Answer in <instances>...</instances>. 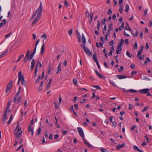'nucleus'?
Wrapping results in <instances>:
<instances>
[{"label": "nucleus", "instance_id": "nucleus-21", "mask_svg": "<svg viewBox=\"0 0 152 152\" xmlns=\"http://www.w3.org/2000/svg\"><path fill=\"white\" fill-rule=\"evenodd\" d=\"M93 59L94 61L96 63L98 62L95 54L93 56Z\"/></svg>", "mask_w": 152, "mask_h": 152}, {"label": "nucleus", "instance_id": "nucleus-23", "mask_svg": "<svg viewBox=\"0 0 152 152\" xmlns=\"http://www.w3.org/2000/svg\"><path fill=\"white\" fill-rule=\"evenodd\" d=\"M149 89L148 88H145L143 89V94H146L148 93Z\"/></svg>", "mask_w": 152, "mask_h": 152}, {"label": "nucleus", "instance_id": "nucleus-59", "mask_svg": "<svg viewBox=\"0 0 152 152\" xmlns=\"http://www.w3.org/2000/svg\"><path fill=\"white\" fill-rule=\"evenodd\" d=\"M135 151H137L138 148H137V147L135 145H134L133 147Z\"/></svg>", "mask_w": 152, "mask_h": 152}, {"label": "nucleus", "instance_id": "nucleus-30", "mask_svg": "<svg viewBox=\"0 0 152 152\" xmlns=\"http://www.w3.org/2000/svg\"><path fill=\"white\" fill-rule=\"evenodd\" d=\"M41 131V128L39 127L37 131V135H38L40 134V132Z\"/></svg>", "mask_w": 152, "mask_h": 152}, {"label": "nucleus", "instance_id": "nucleus-9", "mask_svg": "<svg viewBox=\"0 0 152 152\" xmlns=\"http://www.w3.org/2000/svg\"><path fill=\"white\" fill-rule=\"evenodd\" d=\"M124 92L128 93L129 92H132V93H137V91L136 90H133L132 89H130L129 90H124Z\"/></svg>", "mask_w": 152, "mask_h": 152}, {"label": "nucleus", "instance_id": "nucleus-61", "mask_svg": "<svg viewBox=\"0 0 152 152\" xmlns=\"http://www.w3.org/2000/svg\"><path fill=\"white\" fill-rule=\"evenodd\" d=\"M125 43L126 45H128L129 44V39H126L125 40Z\"/></svg>", "mask_w": 152, "mask_h": 152}, {"label": "nucleus", "instance_id": "nucleus-3", "mask_svg": "<svg viewBox=\"0 0 152 152\" xmlns=\"http://www.w3.org/2000/svg\"><path fill=\"white\" fill-rule=\"evenodd\" d=\"M11 102V100H10L8 101L7 104V107H6L5 110H4V113L3 115V118L2 120V121L4 123L5 122L6 120V118L7 117V113L8 110L10 106V102Z\"/></svg>", "mask_w": 152, "mask_h": 152}, {"label": "nucleus", "instance_id": "nucleus-46", "mask_svg": "<svg viewBox=\"0 0 152 152\" xmlns=\"http://www.w3.org/2000/svg\"><path fill=\"white\" fill-rule=\"evenodd\" d=\"M134 48V49L135 50L136 49H137V42H136L135 43V44H134V47H133Z\"/></svg>", "mask_w": 152, "mask_h": 152}, {"label": "nucleus", "instance_id": "nucleus-38", "mask_svg": "<svg viewBox=\"0 0 152 152\" xmlns=\"http://www.w3.org/2000/svg\"><path fill=\"white\" fill-rule=\"evenodd\" d=\"M41 37L42 38H44L45 39H46L47 38V35L45 34H43L41 36Z\"/></svg>", "mask_w": 152, "mask_h": 152}, {"label": "nucleus", "instance_id": "nucleus-41", "mask_svg": "<svg viewBox=\"0 0 152 152\" xmlns=\"http://www.w3.org/2000/svg\"><path fill=\"white\" fill-rule=\"evenodd\" d=\"M50 64H51V63H50L49 64V70H48V74H50V71H51V67H50Z\"/></svg>", "mask_w": 152, "mask_h": 152}, {"label": "nucleus", "instance_id": "nucleus-22", "mask_svg": "<svg viewBox=\"0 0 152 152\" xmlns=\"http://www.w3.org/2000/svg\"><path fill=\"white\" fill-rule=\"evenodd\" d=\"M97 75L100 78L102 79H105V77L104 76H103V75H101L99 73Z\"/></svg>", "mask_w": 152, "mask_h": 152}, {"label": "nucleus", "instance_id": "nucleus-25", "mask_svg": "<svg viewBox=\"0 0 152 152\" xmlns=\"http://www.w3.org/2000/svg\"><path fill=\"white\" fill-rule=\"evenodd\" d=\"M44 45L43 44L42 46L41 49V52L40 53L41 54H42L43 52H44Z\"/></svg>", "mask_w": 152, "mask_h": 152}, {"label": "nucleus", "instance_id": "nucleus-45", "mask_svg": "<svg viewBox=\"0 0 152 152\" xmlns=\"http://www.w3.org/2000/svg\"><path fill=\"white\" fill-rule=\"evenodd\" d=\"M63 65L64 66H66L67 65V61L66 60H65L63 62Z\"/></svg>", "mask_w": 152, "mask_h": 152}, {"label": "nucleus", "instance_id": "nucleus-32", "mask_svg": "<svg viewBox=\"0 0 152 152\" xmlns=\"http://www.w3.org/2000/svg\"><path fill=\"white\" fill-rule=\"evenodd\" d=\"M100 151L102 152H110L109 151H108L106 149L104 148H101L100 149Z\"/></svg>", "mask_w": 152, "mask_h": 152}, {"label": "nucleus", "instance_id": "nucleus-6", "mask_svg": "<svg viewBox=\"0 0 152 152\" xmlns=\"http://www.w3.org/2000/svg\"><path fill=\"white\" fill-rule=\"evenodd\" d=\"M142 50V45H141L140 46V50H138L137 55V57L139 59L141 60L142 59V57L141 56Z\"/></svg>", "mask_w": 152, "mask_h": 152}, {"label": "nucleus", "instance_id": "nucleus-11", "mask_svg": "<svg viewBox=\"0 0 152 152\" xmlns=\"http://www.w3.org/2000/svg\"><path fill=\"white\" fill-rule=\"evenodd\" d=\"M82 43L83 45H84L86 43V40L85 39V37L83 34H82Z\"/></svg>", "mask_w": 152, "mask_h": 152}, {"label": "nucleus", "instance_id": "nucleus-36", "mask_svg": "<svg viewBox=\"0 0 152 152\" xmlns=\"http://www.w3.org/2000/svg\"><path fill=\"white\" fill-rule=\"evenodd\" d=\"M100 25V23L99 21L98 20L97 23V28L98 30H99Z\"/></svg>", "mask_w": 152, "mask_h": 152}, {"label": "nucleus", "instance_id": "nucleus-50", "mask_svg": "<svg viewBox=\"0 0 152 152\" xmlns=\"http://www.w3.org/2000/svg\"><path fill=\"white\" fill-rule=\"evenodd\" d=\"M149 108V107L148 106H146L143 109V112H145Z\"/></svg>", "mask_w": 152, "mask_h": 152}, {"label": "nucleus", "instance_id": "nucleus-60", "mask_svg": "<svg viewBox=\"0 0 152 152\" xmlns=\"http://www.w3.org/2000/svg\"><path fill=\"white\" fill-rule=\"evenodd\" d=\"M126 54L130 58H131V57L130 55V54L128 51H126Z\"/></svg>", "mask_w": 152, "mask_h": 152}, {"label": "nucleus", "instance_id": "nucleus-10", "mask_svg": "<svg viewBox=\"0 0 152 152\" xmlns=\"http://www.w3.org/2000/svg\"><path fill=\"white\" fill-rule=\"evenodd\" d=\"M22 74V72L20 71L18 73V80L17 82V84L18 85H19L20 84V81L21 80V75Z\"/></svg>", "mask_w": 152, "mask_h": 152}, {"label": "nucleus", "instance_id": "nucleus-55", "mask_svg": "<svg viewBox=\"0 0 152 152\" xmlns=\"http://www.w3.org/2000/svg\"><path fill=\"white\" fill-rule=\"evenodd\" d=\"M113 51L112 50H110V52L108 53V55L110 56L112 55Z\"/></svg>", "mask_w": 152, "mask_h": 152}, {"label": "nucleus", "instance_id": "nucleus-24", "mask_svg": "<svg viewBox=\"0 0 152 152\" xmlns=\"http://www.w3.org/2000/svg\"><path fill=\"white\" fill-rule=\"evenodd\" d=\"M150 62V60L149 58L147 57L146 58V61H145L144 62V63L145 65H146L147 63H149Z\"/></svg>", "mask_w": 152, "mask_h": 152}, {"label": "nucleus", "instance_id": "nucleus-27", "mask_svg": "<svg viewBox=\"0 0 152 152\" xmlns=\"http://www.w3.org/2000/svg\"><path fill=\"white\" fill-rule=\"evenodd\" d=\"M119 10L121 13H122V12L123 10V7L122 5H121L120 6Z\"/></svg>", "mask_w": 152, "mask_h": 152}, {"label": "nucleus", "instance_id": "nucleus-56", "mask_svg": "<svg viewBox=\"0 0 152 152\" xmlns=\"http://www.w3.org/2000/svg\"><path fill=\"white\" fill-rule=\"evenodd\" d=\"M76 34L78 37H80V35L79 32L77 31H76Z\"/></svg>", "mask_w": 152, "mask_h": 152}, {"label": "nucleus", "instance_id": "nucleus-28", "mask_svg": "<svg viewBox=\"0 0 152 152\" xmlns=\"http://www.w3.org/2000/svg\"><path fill=\"white\" fill-rule=\"evenodd\" d=\"M129 10V6L128 4H126L125 6V11L126 12H128Z\"/></svg>", "mask_w": 152, "mask_h": 152}, {"label": "nucleus", "instance_id": "nucleus-51", "mask_svg": "<svg viewBox=\"0 0 152 152\" xmlns=\"http://www.w3.org/2000/svg\"><path fill=\"white\" fill-rule=\"evenodd\" d=\"M72 29L71 30H69L68 31V34L70 36L72 34Z\"/></svg>", "mask_w": 152, "mask_h": 152}, {"label": "nucleus", "instance_id": "nucleus-18", "mask_svg": "<svg viewBox=\"0 0 152 152\" xmlns=\"http://www.w3.org/2000/svg\"><path fill=\"white\" fill-rule=\"evenodd\" d=\"M13 85L12 81L11 80L9 83L7 85V86H8L9 88H11Z\"/></svg>", "mask_w": 152, "mask_h": 152}, {"label": "nucleus", "instance_id": "nucleus-44", "mask_svg": "<svg viewBox=\"0 0 152 152\" xmlns=\"http://www.w3.org/2000/svg\"><path fill=\"white\" fill-rule=\"evenodd\" d=\"M35 62V61L34 59H32L31 61V65L33 66H34V64Z\"/></svg>", "mask_w": 152, "mask_h": 152}, {"label": "nucleus", "instance_id": "nucleus-63", "mask_svg": "<svg viewBox=\"0 0 152 152\" xmlns=\"http://www.w3.org/2000/svg\"><path fill=\"white\" fill-rule=\"evenodd\" d=\"M59 137V135L58 134H55L54 136V138L55 139H57Z\"/></svg>", "mask_w": 152, "mask_h": 152}, {"label": "nucleus", "instance_id": "nucleus-26", "mask_svg": "<svg viewBox=\"0 0 152 152\" xmlns=\"http://www.w3.org/2000/svg\"><path fill=\"white\" fill-rule=\"evenodd\" d=\"M8 52V50L7 49L5 50V52L1 54L0 55V58L4 56Z\"/></svg>", "mask_w": 152, "mask_h": 152}, {"label": "nucleus", "instance_id": "nucleus-33", "mask_svg": "<svg viewBox=\"0 0 152 152\" xmlns=\"http://www.w3.org/2000/svg\"><path fill=\"white\" fill-rule=\"evenodd\" d=\"M110 84L112 85V86H113L114 87H116V85L115 84V83L114 82H113L112 81H111V80H110Z\"/></svg>", "mask_w": 152, "mask_h": 152}, {"label": "nucleus", "instance_id": "nucleus-17", "mask_svg": "<svg viewBox=\"0 0 152 152\" xmlns=\"http://www.w3.org/2000/svg\"><path fill=\"white\" fill-rule=\"evenodd\" d=\"M85 144L87 145V146L90 148L92 149L93 148V146L90 144V143L87 142H85Z\"/></svg>", "mask_w": 152, "mask_h": 152}, {"label": "nucleus", "instance_id": "nucleus-35", "mask_svg": "<svg viewBox=\"0 0 152 152\" xmlns=\"http://www.w3.org/2000/svg\"><path fill=\"white\" fill-rule=\"evenodd\" d=\"M29 57L25 56V58L23 59V62L25 63H26L28 59H29Z\"/></svg>", "mask_w": 152, "mask_h": 152}, {"label": "nucleus", "instance_id": "nucleus-62", "mask_svg": "<svg viewBox=\"0 0 152 152\" xmlns=\"http://www.w3.org/2000/svg\"><path fill=\"white\" fill-rule=\"evenodd\" d=\"M136 126L135 125H133L131 128L132 131H133L136 128Z\"/></svg>", "mask_w": 152, "mask_h": 152}, {"label": "nucleus", "instance_id": "nucleus-15", "mask_svg": "<svg viewBox=\"0 0 152 152\" xmlns=\"http://www.w3.org/2000/svg\"><path fill=\"white\" fill-rule=\"evenodd\" d=\"M52 82V79L50 78L49 80V82L47 85L46 87V88L47 89H48L51 86V82Z\"/></svg>", "mask_w": 152, "mask_h": 152}, {"label": "nucleus", "instance_id": "nucleus-14", "mask_svg": "<svg viewBox=\"0 0 152 152\" xmlns=\"http://www.w3.org/2000/svg\"><path fill=\"white\" fill-rule=\"evenodd\" d=\"M125 145L124 143H122L121 145H118L116 147V149L117 150H119L121 148L123 147Z\"/></svg>", "mask_w": 152, "mask_h": 152}, {"label": "nucleus", "instance_id": "nucleus-2", "mask_svg": "<svg viewBox=\"0 0 152 152\" xmlns=\"http://www.w3.org/2000/svg\"><path fill=\"white\" fill-rule=\"evenodd\" d=\"M43 11V7L42 6V2H40V5L39 7L37 9L35 12L33 14L31 17V20L33 19L36 15L37 13H40V12H41V14H42V12Z\"/></svg>", "mask_w": 152, "mask_h": 152}, {"label": "nucleus", "instance_id": "nucleus-40", "mask_svg": "<svg viewBox=\"0 0 152 152\" xmlns=\"http://www.w3.org/2000/svg\"><path fill=\"white\" fill-rule=\"evenodd\" d=\"M112 13V11H111V10L110 8L109 9L108 11L107 12V13L108 15H111V14Z\"/></svg>", "mask_w": 152, "mask_h": 152}, {"label": "nucleus", "instance_id": "nucleus-48", "mask_svg": "<svg viewBox=\"0 0 152 152\" xmlns=\"http://www.w3.org/2000/svg\"><path fill=\"white\" fill-rule=\"evenodd\" d=\"M93 87L96 88V89H100L101 88L99 86L96 85L93 86Z\"/></svg>", "mask_w": 152, "mask_h": 152}, {"label": "nucleus", "instance_id": "nucleus-20", "mask_svg": "<svg viewBox=\"0 0 152 152\" xmlns=\"http://www.w3.org/2000/svg\"><path fill=\"white\" fill-rule=\"evenodd\" d=\"M113 26V24H112V23H111L109 25L108 28V30L109 31H112L113 30V27H112Z\"/></svg>", "mask_w": 152, "mask_h": 152}, {"label": "nucleus", "instance_id": "nucleus-52", "mask_svg": "<svg viewBox=\"0 0 152 152\" xmlns=\"http://www.w3.org/2000/svg\"><path fill=\"white\" fill-rule=\"evenodd\" d=\"M144 140L146 141L148 143L149 142H148L149 139H148V138L146 136L144 137Z\"/></svg>", "mask_w": 152, "mask_h": 152}, {"label": "nucleus", "instance_id": "nucleus-31", "mask_svg": "<svg viewBox=\"0 0 152 152\" xmlns=\"http://www.w3.org/2000/svg\"><path fill=\"white\" fill-rule=\"evenodd\" d=\"M40 79H41L40 76L39 75L37 77V79L36 80L35 83H38L39 82Z\"/></svg>", "mask_w": 152, "mask_h": 152}, {"label": "nucleus", "instance_id": "nucleus-39", "mask_svg": "<svg viewBox=\"0 0 152 152\" xmlns=\"http://www.w3.org/2000/svg\"><path fill=\"white\" fill-rule=\"evenodd\" d=\"M21 99V96H20L18 98V100L16 102V103L17 104L19 103L20 102Z\"/></svg>", "mask_w": 152, "mask_h": 152}, {"label": "nucleus", "instance_id": "nucleus-49", "mask_svg": "<svg viewBox=\"0 0 152 152\" xmlns=\"http://www.w3.org/2000/svg\"><path fill=\"white\" fill-rule=\"evenodd\" d=\"M11 89V88H9L8 86H7L6 89V93H7L9 91V90Z\"/></svg>", "mask_w": 152, "mask_h": 152}, {"label": "nucleus", "instance_id": "nucleus-58", "mask_svg": "<svg viewBox=\"0 0 152 152\" xmlns=\"http://www.w3.org/2000/svg\"><path fill=\"white\" fill-rule=\"evenodd\" d=\"M23 146V145H20V146H19L16 150L17 151L19 150Z\"/></svg>", "mask_w": 152, "mask_h": 152}, {"label": "nucleus", "instance_id": "nucleus-34", "mask_svg": "<svg viewBox=\"0 0 152 152\" xmlns=\"http://www.w3.org/2000/svg\"><path fill=\"white\" fill-rule=\"evenodd\" d=\"M125 28V29L126 30H129V31H131V29L130 28L129 26H125V28Z\"/></svg>", "mask_w": 152, "mask_h": 152}, {"label": "nucleus", "instance_id": "nucleus-43", "mask_svg": "<svg viewBox=\"0 0 152 152\" xmlns=\"http://www.w3.org/2000/svg\"><path fill=\"white\" fill-rule=\"evenodd\" d=\"M113 43H114V42H113V40H112L109 42V44L110 46H113Z\"/></svg>", "mask_w": 152, "mask_h": 152}, {"label": "nucleus", "instance_id": "nucleus-29", "mask_svg": "<svg viewBox=\"0 0 152 152\" xmlns=\"http://www.w3.org/2000/svg\"><path fill=\"white\" fill-rule=\"evenodd\" d=\"M124 22H122L119 28V30L121 31L123 28H124Z\"/></svg>", "mask_w": 152, "mask_h": 152}, {"label": "nucleus", "instance_id": "nucleus-57", "mask_svg": "<svg viewBox=\"0 0 152 152\" xmlns=\"http://www.w3.org/2000/svg\"><path fill=\"white\" fill-rule=\"evenodd\" d=\"M121 50L117 49L116 50V53L117 54H119L121 53Z\"/></svg>", "mask_w": 152, "mask_h": 152}, {"label": "nucleus", "instance_id": "nucleus-47", "mask_svg": "<svg viewBox=\"0 0 152 152\" xmlns=\"http://www.w3.org/2000/svg\"><path fill=\"white\" fill-rule=\"evenodd\" d=\"M106 21V19L105 18L103 19L101 21V23L103 24H104Z\"/></svg>", "mask_w": 152, "mask_h": 152}, {"label": "nucleus", "instance_id": "nucleus-8", "mask_svg": "<svg viewBox=\"0 0 152 152\" xmlns=\"http://www.w3.org/2000/svg\"><path fill=\"white\" fill-rule=\"evenodd\" d=\"M21 80L20 82L21 83L22 85L24 86H26V81L24 80V76L23 75H22V74H21Z\"/></svg>", "mask_w": 152, "mask_h": 152}, {"label": "nucleus", "instance_id": "nucleus-12", "mask_svg": "<svg viewBox=\"0 0 152 152\" xmlns=\"http://www.w3.org/2000/svg\"><path fill=\"white\" fill-rule=\"evenodd\" d=\"M36 51L33 50V52L31 53L29 56V61L31 60L32 59L36 53Z\"/></svg>", "mask_w": 152, "mask_h": 152}, {"label": "nucleus", "instance_id": "nucleus-1", "mask_svg": "<svg viewBox=\"0 0 152 152\" xmlns=\"http://www.w3.org/2000/svg\"><path fill=\"white\" fill-rule=\"evenodd\" d=\"M21 127L19 125V123H18L14 131V134L16 135V137L19 138L20 137L22 133V131H21Z\"/></svg>", "mask_w": 152, "mask_h": 152}, {"label": "nucleus", "instance_id": "nucleus-16", "mask_svg": "<svg viewBox=\"0 0 152 152\" xmlns=\"http://www.w3.org/2000/svg\"><path fill=\"white\" fill-rule=\"evenodd\" d=\"M19 94L20 93H18V92L16 93L15 96L14 97V100H13L14 103L15 102L17 99L18 98Z\"/></svg>", "mask_w": 152, "mask_h": 152}, {"label": "nucleus", "instance_id": "nucleus-42", "mask_svg": "<svg viewBox=\"0 0 152 152\" xmlns=\"http://www.w3.org/2000/svg\"><path fill=\"white\" fill-rule=\"evenodd\" d=\"M93 13H91L90 14V16L91 18V21H90L89 23H91V21L92 20V18L93 17Z\"/></svg>", "mask_w": 152, "mask_h": 152}, {"label": "nucleus", "instance_id": "nucleus-54", "mask_svg": "<svg viewBox=\"0 0 152 152\" xmlns=\"http://www.w3.org/2000/svg\"><path fill=\"white\" fill-rule=\"evenodd\" d=\"M73 82H74V84L75 85H76V83H77V80L76 79H74L73 80Z\"/></svg>", "mask_w": 152, "mask_h": 152}, {"label": "nucleus", "instance_id": "nucleus-4", "mask_svg": "<svg viewBox=\"0 0 152 152\" xmlns=\"http://www.w3.org/2000/svg\"><path fill=\"white\" fill-rule=\"evenodd\" d=\"M80 46L83 48L85 52L89 56L92 55V53L87 47L82 45H81Z\"/></svg>", "mask_w": 152, "mask_h": 152}, {"label": "nucleus", "instance_id": "nucleus-37", "mask_svg": "<svg viewBox=\"0 0 152 152\" xmlns=\"http://www.w3.org/2000/svg\"><path fill=\"white\" fill-rule=\"evenodd\" d=\"M24 55H22L18 57V59L16 62H18L23 57H24Z\"/></svg>", "mask_w": 152, "mask_h": 152}, {"label": "nucleus", "instance_id": "nucleus-19", "mask_svg": "<svg viewBox=\"0 0 152 152\" xmlns=\"http://www.w3.org/2000/svg\"><path fill=\"white\" fill-rule=\"evenodd\" d=\"M57 69L58 70L56 72V73H58L59 71H60L61 70V64L60 63H59L58 64V67L57 68Z\"/></svg>", "mask_w": 152, "mask_h": 152}, {"label": "nucleus", "instance_id": "nucleus-7", "mask_svg": "<svg viewBox=\"0 0 152 152\" xmlns=\"http://www.w3.org/2000/svg\"><path fill=\"white\" fill-rule=\"evenodd\" d=\"M77 129L78 131V132L79 133V134L80 136L82 137H84V132L82 129L79 127H78L77 128Z\"/></svg>", "mask_w": 152, "mask_h": 152}, {"label": "nucleus", "instance_id": "nucleus-53", "mask_svg": "<svg viewBox=\"0 0 152 152\" xmlns=\"http://www.w3.org/2000/svg\"><path fill=\"white\" fill-rule=\"evenodd\" d=\"M145 48L146 50H148L149 48V47L148 43H146V45H145Z\"/></svg>", "mask_w": 152, "mask_h": 152}, {"label": "nucleus", "instance_id": "nucleus-64", "mask_svg": "<svg viewBox=\"0 0 152 152\" xmlns=\"http://www.w3.org/2000/svg\"><path fill=\"white\" fill-rule=\"evenodd\" d=\"M135 66L134 64H132L130 66V67L131 68H133L135 67Z\"/></svg>", "mask_w": 152, "mask_h": 152}, {"label": "nucleus", "instance_id": "nucleus-5", "mask_svg": "<svg viewBox=\"0 0 152 152\" xmlns=\"http://www.w3.org/2000/svg\"><path fill=\"white\" fill-rule=\"evenodd\" d=\"M41 15L42 14H41V12H40V13H38L37 14V16L35 18L34 20L32 23V25H33L35 24L38 21V20L40 19Z\"/></svg>", "mask_w": 152, "mask_h": 152}, {"label": "nucleus", "instance_id": "nucleus-13", "mask_svg": "<svg viewBox=\"0 0 152 152\" xmlns=\"http://www.w3.org/2000/svg\"><path fill=\"white\" fill-rule=\"evenodd\" d=\"M116 77H117L119 79H121L127 78V77L126 76L120 75H116Z\"/></svg>", "mask_w": 152, "mask_h": 152}]
</instances>
